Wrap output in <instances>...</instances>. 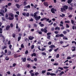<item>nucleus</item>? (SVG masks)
Returning <instances> with one entry per match:
<instances>
[{"mask_svg":"<svg viewBox=\"0 0 76 76\" xmlns=\"http://www.w3.org/2000/svg\"><path fill=\"white\" fill-rule=\"evenodd\" d=\"M33 39H34V37H32L31 36H30V37H28V39L31 41Z\"/></svg>","mask_w":76,"mask_h":76,"instance_id":"1a4fd4ad","label":"nucleus"},{"mask_svg":"<svg viewBox=\"0 0 76 76\" xmlns=\"http://www.w3.org/2000/svg\"><path fill=\"white\" fill-rule=\"evenodd\" d=\"M9 16L11 17H9L8 19H9V20H13V19H14L15 16H14L13 14L12 13H10L9 14Z\"/></svg>","mask_w":76,"mask_h":76,"instance_id":"f03ea898","label":"nucleus"},{"mask_svg":"<svg viewBox=\"0 0 76 76\" xmlns=\"http://www.w3.org/2000/svg\"><path fill=\"white\" fill-rule=\"evenodd\" d=\"M47 75L48 76H49V75H50L51 76H56V74H54L53 73H50V72H48L47 73Z\"/></svg>","mask_w":76,"mask_h":76,"instance_id":"7ed1b4c3","label":"nucleus"},{"mask_svg":"<svg viewBox=\"0 0 76 76\" xmlns=\"http://www.w3.org/2000/svg\"><path fill=\"white\" fill-rule=\"evenodd\" d=\"M12 45H9V47L10 48V49H11L12 48Z\"/></svg>","mask_w":76,"mask_h":76,"instance_id":"052dcab7","label":"nucleus"},{"mask_svg":"<svg viewBox=\"0 0 76 76\" xmlns=\"http://www.w3.org/2000/svg\"><path fill=\"white\" fill-rule=\"evenodd\" d=\"M62 15H60V17H61L62 18H63V17H64V16H65V15L64 14H62Z\"/></svg>","mask_w":76,"mask_h":76,"instance_id":"4be33fe9","label":"nucleus"},{"mask_svg":"<svg viewBox=\"0 0 76 76\" xmlns=\"http://www.w3.org/2000/svg\"><path fill=\"white\" fill-rule=\"evenodd\" d=\"M59 36L60 37H64V35H63V34H59Z\"/></svg>","mask_w":76,"mask_h":76,"instance_id":"cd10ccee","label":"nucleus"},{"mask_svg":"<svg viewBox=\"0 0 76 76\" xmlns=\"http://www.w3.org/2000/svg\"><path fill=\"white\" fill-rule=\"evenodd\" d=\"M43 4L45 7H48V3L47 2H44Z\"/></svg>","mask_w":76,"mask_h":76,"instance_id":"6e6552de","label":"nucleus"},{"mask_svg":"<svg viewBox=\"0 0 76 76\" xmlns=\"http://www.w3.org/2000/svg\"><path fill=\"white\" fill-rule=\"evenodd\" d=\"M10 26L11 27V28H13V23H11L10 24Z\"/></svg>","mask_w":76,"mask_h":76,"instance_id":"72a5a7b5","label":"nucleus"},{"mask_svg":"<svg viewBox=\"0 0 76 76\" xmlns=\"http://www.w3.org/2000/svg\"><path fill=\"white\" fill-rule=\"evenodd\" d=\"M41 50L42 51H45V48H42L41 49Z\"/></svg>","mask_w":76,"mask_h":76,"instance_id":"c9c22d12","label":"nucleus"},{"mask_svg":"<svg viewBox=\"0 0 76 76\" xmlns=\"http://www.w3.org/2000/svg\"><path fill=\"white\" fill-rule=\"evenodd\" d=\"M34 45H32L31 46V49H34Z\"/></svg>","mask_w":76,"mask_h":76,"instance_id":"de8ad7c7","label":"nucleus"},{"mask_svg":"<svg viewBox=\"0 0 76 76\" xmlns=\"http://www.w3.org/2000/svg\"><path fill=\"white\" fill-rule=\"evenodd\" d=\"M16 65V64L15 63H14L13 64L12 67H15V66Z\"/></svg>","mask_w":76,"mask_h":76,"instance_id":"bf43d9fd","label":"nucleus"},{"mask_svg":"<svg viewBox=\"0 0 76 76\" xmlns=\"http://www.w3.org/2000/svg\"><path fill=\"white\" fill-rule=\"evenodd\" d=\"M0 12H1V13H4V10H1Z\"/></svg>","mask_w":76,"mask_h":76,"instance_id":"c756f323","label":"nucleus"},{"mask_svg":"<svg viewBox=\"0 0 76 76\" xmlns=\"http://www.w3.org/2000/svg\"><path fill=\"white\" fill-rule=\"evenodd\" d=\"M58 48L56 49H55L54 50V51L55 52H57V51H58Z\"/></svg>","mask_w":76,"mask_h":76,"instance_id":"ea45409f","label":"nucleus"},{"mask_svg":"<svg viewBox=\"0 0 76 76\" xmlns=\"http://www.w3.org/2000/svg\"><path fill=\"white\" fill-rule=\"evenodd\" d=\"M47 19V18H42L40 19V21L41 22L43 21V20H46Z\"/></svg>","mask_w":76,"mask_h":76,"instance_id":"4468645a","label":"nucleus"},{"mask_svg":"<svg viewBox=\"0 0 76 76\" xmlns=\"http://www.w3.org/2000/svg\"><path fill=\"white\" fill-rule=\"evenodd\" d=\"M61 29L62 30L64 29V26H62L61 27Z\"/></svg>","mask_w":76,"mask_h":76,"instance_id":"338daca9","label":"nucleus"},{"mask_svg":"<svg viewBox=\"0 0 76 76\" xmlns=\"http://www.w3.org/2000/svg\"><path fill=\"white\" fill-rule=\"evenodd\" d=\"M27 4V3H26V1H24L23 2V5L24 6H26Z\"/></svg>","mask_w":76,"mask_h":76,"instance_id":"393cba45","label":"nucleus"},{"mask_svg":"<svg viewBox=\"0 0 76 76\" xmlns=\"http://www.w3.org/2000/svg\"><path fill=\"white\" fill-rule=\"evenodd\" d=\"M11 53H12V52H11V51L9 50L8 51L7 55H8V56H10Z\"/></svg>","mask_w":76,"mask_h":76,"instance_id":"f3484780","label":"nucleus"},{"mask_svg":"<svg viewBox=\"0 0 76 76\" xmlns=\"http://www.w3.org/2000/svg\"><path fill=\"white\" fill-rule=\"evenodd\" d=\"M66 28H69V25H68L67 24H66Z\"/></svg>","mask_w":76,"mask_h":76,"instance_id":"8fccbe9b","label":"nucleus"},{"mask_svg":"<svg viewBox=\"0 0 76 76\" xmlns=\"http://www.w3.org/2000/svg\"><path fill=\"white\" fill-rule=\"evenodd\" d=\"M38 48L40 51H41V49L40 48V46H38Z\"/></svg>","mask_w":76,"mask_h":76,"instance_id":"69168bd1","label":"nucleus"},{"mask_svg":"<svg viewBox=\"0 0 76 76\" xmlns=\"http://www.w3.org/2000/svg\"><path fill=\"white\" fill-rule=\"evenodd\" d=\"M59 57H60L59 54H58L56 55V58H59Z\"/></svg>","mask_w":76,"mask_h":76,"instance_id":"a19ab883","label":"nucleus"},{"mask_svg":"<svg viewBox=\"0 0 76 76\" xmlns=\"http://www.w3.org/2000/svg\"><path fill=\"white\" fill-rule=\"evenodd\" d=\"M69 10H73V7H70L69 8Z\"/></svg>","mask_w":76,"mask_h":76,"instance_id":"774afa93","label":"nucleus"},{"mask_svg":"<svg viewBox=\"0 0 76 76\" xmlns=\"http://www.w3.org/2000/svg\"><path fill=\"white\" fill-rule=\"evenodd\" d=\"M14 58H17V57H18V54H15L14 55Z\"/></svg>","mask_w":76,"mask_h":76,"instance_id":"a211bd4d","label":"nucleus"},{"mask_svg":"<svg viewBox=\"0 0 76 76\" xmlns=\"http://www.w3.org/2000/svg\"><path fill=\"white\" fill-rule=\"evenodd\" d=\"M71 22L72 24H74V23H75V21H74V20H71Z\"/></svg>","mask_w":76,"mask_h":76,"instance_id":"7c9ffc66","label":"nucleus"},{"mask_svg":"<svg viewBox=\"0 0 76 76\" xmlns=\"http://www.w3.org/2000/svg\"><path fill=\"white\" fill-rule=\"evenodd\" d=\"M35 76H37L38 75H39V73L38 72H36L35 73Z\"/></svg>","mask_w":76,"mask_h":76,"instance_id":"5fc2aeb1","label":"nucleus"},{"mask_svg":"<svg viewBox=\"0 0 76 76\" xmlns=\"http://www.w3.org/2000/svg\"><path fill=\"white\" fill-rule=\"evenodd\" d=\"M64 72L63 71H62L61 73L59 74V76H62L63 74H64Z\"/></svg>","mask_w":76,"mask_h":76,"instance_id":"dca6fc26","label":"nucleus"},{"mask_svg":"<svg viewBox=\"0 0 76 76\" xmlns=\"http://www.w3.org/2000/svg\"><path fill=\"white\" fill-rule=\"evenodd\" d=\"M63 8H64V11H66V10H67L68 9V6L65 5L63 7Z\"/></svg>","mask_w":76,"mask_h":76,"instance_id":"423d86ee","label":"nucleus"},{"mask_svg":"<svg viewBox=\"0 0 76 76\" xmlns=\"http://www.w3.org/2000/svg\"><path fill=\"white\" fill-rule=\"evenodd\" d=\"M65 23H70V21L69 20H67V21H65Z\"/></svg>","mask_w":76,"mask_h":76,"instance_id":"e433bc0d","label":"nucleus"},{"mask_svg":"<svg viewBox=\"0 0 76 76\" xmlns=\"http://www.w3.org/2000/svg\"><path fill=\"white\" fill-rule=\"evenodd\" d=\"M21 39V37H19L18 38V41H19L20 39Z\"/></svg>","mask_w":76,"mask_h":76,"instance_id":"c85d7f7f","label":"nucleus"},{"mask_svg":"<svg viewBox=\"0 0 76 76\" xmlns=\"http://www.w3.org/2000/svg\"><path fill=\"white\" fill-rule=\"evenodd\" d=\"M12 35L13 38H15V37H16V34H15L14 33L12 34Z\"/></svg>","mask_w":76,"mask_h":76,"instance_id":"bb28decb","label":"nucleus"},{"mask_svg":"<svg viewBox=\"0 0 76 76\" xmlns=\"http://www.w3.org/2000/svg\"><path fill=\"white\" fill-rule=\"evenodd\" d=\"M67 59H68V60H70V59H71V57H67Z\"/></svg>","mask_w":76,"mask_h":76,"instance_id":"0e129e2a","label":"nucleus"},{"mask_svg":"<svg viewBox=\"0 0 76 76\" xmlns=\"http://www.w3.org/2000/svg\"><path fill=\"white\" fill-rule=\"evenodd\" d=\"M22 15H23V16H26V13L25 12H24L23 13H22Z\"/></svg>","mask_w":76,"mask_h":76,"instance_id":"864d4df0","label":"nucleus"},{"mask_svg":"<svg viewBox=\"0 0 76 76\" xmlns=\"http://www.w3.org/2000/svg\"><path fill=\"white\" fill-rule=\"evenodd\" d=\"M0 15H1L2 16H4V14H3V13L1 12H0Z\"/></svg>","mask_w":76,"mask_h":76,"instance_id":"680f3d73","label":"nucleus"},{"mask_svg":"<svg viewBox=\"0 0 76 76\" xmlns=\"http://www.w3.org/2000/svg\"><path fill=\"white\" fill-rule=\"evenodd\" d=\"M41 31L42 32H44L46 34L47 33V30L45 28H44V29H43V28H41Z\"/></svg>","mask_w":76,"mask_h":76,"instance_id":"20e7f679","label":"nucleus"},{"mask_svg":"<svg viewBox=\"0 0 76 76\" xmlns=\"http://www.w3.org/2000/svg\"><path fill=\"white\" fill-rule=\"evenodd\" d=\"M21 59L23 60L22 61L23 62H25V61H26V58H23V57H22L21 58Z\"/></svg>","mask_w":76,"mask_h":76,"instance_id":"9d476101","label":"nucleus"},{"mask_svg":"<svg viewBox=\"0 0 76 76\" xmlns=\"http://www.w3.org/2000/svg\"><path fill=\"white\" fill-rule=\"evenodd\" d=\"M26 17H29V12L27 13L26 15Z\"/></svg>","mask_w":76,"mask_h":76,"instance_id":"412c9836","label":"nucleus"},{"mask_svg":"<svg viewBox=\"0 0 76 76\" xmlns=\"http://www.w3.org/2000/svg\"><path fill=\"white\" fill-rule=\"evenodd\" d=\"M69 67H68V66H64L63 67V68H64V69H66V70L67 69H68V68H69Z\"/></svg>","mask_w":76,"mask_h":76,"instance_id":"473e14b6","label":"nucleus"},{"mask_svg":"<svg viewBox=\"0 0 76 76\" xmlns=\"http://www.w3.org/2000/svg\"><path fill=\"white\" fill-rule=\"evenodd\" d=\"M50 37H51V36L50 35H48L47 37V39H50Z\"/></svg>","mask_w":76,"mask_h":76,"instance_id":"aec40b11","label":"nucleus"},{"mask_svg":"<svg viewBox=\"0 0 76 76\" xmlns=\"http://www.w3.org/2000/svg\"><path fill=\"white\" fill-rule=\"evenodd\" d=\"M45 72H46V70H43L42 72V74H44Z\"/></svg>","mask_w":76,"mask_h":76,"instance_id":"5701e85b","label":"nucleus"},{"mask_svg":"<svg viewBox=\"0 0 76 76\" xmlns=\"http://www.w3.org/2000/svg\"><path fill=\"white\" fill-rule=\"evenodd\" d=\"M63 33L64 34H67V31H63Z\"/></svg>","mask_w":76,"mask_h":76,"instance_id":"a878e982","label":"nucleus"},{"mask_svg":"<svg viewBox=\"0 0 76 76\" xmlns=\"http://www.w3.org/2000/svg\"><path fill=\"white\" fill-rule=\"evenodd\" d=\"M42 55H44V56H46V53L45 52H43L42 53Z\"/></svg>","mask_w":76,"mask_h":76,"instance_id":"f704fd0d","label":"nucleus"},{"mask_svg":"<svg viewBox=\"0 0 76 76\" xmlns=\"http://www.w3.org/2000/svg\"><path fill=\"white\" fill-rule=\"evenodd\" d=\"M72 1L73 0H68L67 3L68 4H70Z\"/></svg>","mask_w":76,"mask_h":76,"instance_id":"ddd939ff","label":"nucleus"},{"mask_svg":"<svg viewBox=\"0 0 76 76\" xmlns=\"http://www.w3.org/2000/svg\"><path fill=\"white\" fill-rule=\"evenodd\" d=\"M10 26L9 25H7L6 28V30L9 31V30H10Z\"/></svg>","mask_w":76,"mask_h":76,"instance_id":"0eeeda50","label":"nucleus"},{"mask_svg":"<svg viewBox=\"0 0 76 76\" xmlns=\"http://www.w3.org/2000/svg\"><path fill=\"white\" fill-rule=\"evenodd\" d=\"M12 5V3H9L8 4V6H11Z\"/></svg>","mask_w":76,"mask_h":76,"instance_id":"603ef678","label":"nucleus"},{"mask_svg":"<svg viewBox=\"0 0 76 76\" xmlns=\"http://www.w3.org/2000/svg\"><path fill=\"white\" fill-rule=\"evenodd\" d=\"M40 26L41 27H43V26H44V25L43 24H41L40 25Z\"/></svg>","mask_w":76,"mask_h":76,"instance_id":"09e8293b","label":"nucleus"},{"mask_svg":"<svg viewBox=\"0 0 76 76\" xmlns=\"http://www.w3.org/2000/svg\"><path fill=\"white\" fill-rule=\"evenodd\" d=\"M31 76H35V74L34 73H31Z\"/></svg>","mask_w":76,"mask_h":76,"instance_id":"e2e57ef3","label":"nucleus"},{"mask_svg":"<svg viewBox=\"0 0 76 76\" xmlns=\"http://www.w3.org/2000/svg\"><path fill=\"white\" fill-rule=\"evenodd\" d=\"M36 53H33V54H31V57H33V56H34V57H35L36 56Z\"/></svg>","mask_w":76,"mask_h":76,"instance_id":"6ab92c4d","label":"nucleus"},{"mask_svg":"<svg viewBox=\"0 0 76 76\" xmlns=\"http://www.w3.org/2000/svg\"><path fill=\"white\" fill-rule=\"evenodd\" d=\"M14 1L16 3H18L19 1V0H14Z\"/></svg>","mask_w":76,"mask_h":76,"instance_id":"3c124183","label":"nucleus"},{"mask_svg":"<svg viewBox=\"0 0 76 76\" xmlns=\"http://www.w3.org/2000/svg\"><path fill=\"white\" fill-rule=\"evenodd\" d=\"M38 14V12H35L34 14V17L35 19L36 20V21H38L39 19H41V16H37V14Z\"/></svg>","mask_w":76,"mask_h":76,"instance_id":"f257e3e1","label":"nucleus"},{"mask_svg":"<svg viewBox=\"0 0 76 76\" xmlns=\"http://www.w3.org/2000/svg\"><path fill=\"white\" fill-rule=\"evenodd\" d=\"M16 6H17V8H18V9H20V5H19V4H16Z\"/></svg>","mask_w":76,"mask_h":76,"instance_id":"2eb2a0df","label":"nucleus"},{"mask_svg":"<svg viewBox=\"0 0 76 76\" xmlns=\"http://www.w3.org/2000/svg\"><path fill=\"white\" fill-rule=\"evenodd\" d=\"M34 72V71L31 70L29 71V73H30V74H31V73H32V72Z\"/></svg>","mask_w":76,"mask_h":76,"instance_id":"c03bdc74","label":"nucleus"},{"mask_svg":"<svg viewBox=\"0 0 76 76\" xmlns=\"http://www.w3.org/2000/svg\"><path fill=\"white\" fill-rule=\"evenodd\" d=\"M56 46L54 45H51L50 46H49V48L53 49V48H55Z\"/></svg>","mask_w":76,"mask_h":76,"instance_id":"9b49d317","label":"nucleus"},{"mask_svg":"<svg viewBox=\"0 0 76 76\" xmlns=\"http://www.w3.org/2000/svg\"><path fill=\"white\" fill-rule=\"evenodd\" d=\"M58 69H60L61 70H63V68L60 67H58Z\"/></svg>","mask_w":76,"mask_h":76,"instance_id":"2f4dec72","label":"nucleus"},{"mask_svg":"<svg viewBox=\"0 0 76 76\" xmlns=\"http://www.w3.org/2000/svg\"><path fill=\"white\" fill-rule=\"evenodd\" d=\"M58 64L57 63H55L53 64V65H54V66H58Z\"/></svg>","mask_w":76,"mask_h":76,"instance_id":"4c0bfd02","label":"nucleus"},{"mask_svg":"<svg viewBox=\"0 0 76 76\" xmlns=\"http://www.w3.org/2000/svg\"><path fill=\"white\" fill-rule=\"evenodd\" d=\"M29 52H28V50H27L26 51V52H25V54H28V53Z\"/></svg>","mask_w":76,"mask_h":76,"instance_id":"58836bf2","label":"nucleus"},{"mask_svg":"<svg viewBox=\"0 0 76 76\" xmlns=\"http://www.w3.org/2000/svg\"><path fill=\"white\" fill-rule=\"evenodd\" d=\"M51 11L52 13H53V14H54L55 13V12H56L57 10L56 9H54V8H53L51 9Z\"/></svg>","mask_w":76,"mask_h":76,"instance_id":"39448f33","label":"nucleus"},{"mask_svg":"<svg viewBox=\"0 0 76 76\" xmlns=\"http://www.w3.org/2000/svg\"><path fill=\"white\" fill-rule=\"evenodd\" d=\"M72 48H74V49L72 50V51H75L76 50V47L75 46H73L72 47Z\"/></svg>","mask_w":76,"mask_h":76,"instance_id":"f8f14e48","label":"nucleus"},{"mask_svg":"<svg viewBox=\"0 0 76 76\" xmlns=\"http://www.w3.org/2000/svg\"><path fill=\"white\" fill-rule=\"evenodd\" d=\"M61 11L62 12H64V8H61Z\"/></svg>","mask_w":76,"mask_h":76,"instance_id":"b1692460","label":"nucleus"},{"mask_svg":"<svg viewBox=\"0 0 76 76\" xmlns=\"http://www.w3.org/2000/svg\"><path fill=\"white\" fill-rule=\"evenodd\" d=\"M7 56H6L5 58V59L6 60H9V58H7Z\"/></svg>","mask_w":76,"mask_h":76,"instance_id":"49530a36","label":"nucleus"},{"mask_svg":"<svg viewBox=\"0 0 76 76\" xmlns=\"http://www.w3.org/2000/svg\"><path fill=\"white\" fill-rule=\"evenodd\" d=\"M60 37V34H56V37Z\"/></svg>","mask_w":76,"mask_h":76,"instance_id":"4d7b16f0","label":"nucleus"},{"mask_svg":"<svg viewBox=\"0 0 76 76\" xmlns=\"http://www.w3.org/2000/svg\"><path fill=\"white\" fill-rule=\"evenodd\" d=\"M21 48H24V45H23V44H22L21 45Z\"/></svg>","mask_w":76,"mask_h":76,"instance_id":"a18cd8bd","label":"nucleus"},{"mask_svg":"<svg viewBox=\"0 0 76 76\" xmlns=\"http://www.w3.org/2000/svg\"><path fill=\"white\" fill-rule=\"evenodd\" d=\"M51 33L48 32L47 33V35H51Z\"/></svg>","mask_w":76,"mask_h":76,"instance_id":"13d9d810","label":"nucleus"},{"mask_svg":"<svg viewBox=\"0 0 76 76\" xmlns=\"http://www.w3.org/2000/svg\"><path fill=\"white\" fill-rule=\"evenodd\" d=\"M7 48V47L4 46L3 48H2V50H4V49H6Z\"/></svg>","mask_w":76,"mask_h":76,"instance_id":"79ce46f5","label":"nucleus"},{"mask_svg":"<svg viewBox=\"0 0 76 76\" xmlns=\"http://www.w3.org/2000/svg\"><path fill=\"white\" fill-rule=\"evenodd\" d=\"M27 61H31V59L30 58H27Z\"/></svg>","mask_w":76,"mask_h":76,"instance_id":"37998d69","label":"nucleus"},{"mask_svg":"<svg viewBox=\"0 0 76 76\" xmlns=\"http://www.w3.org/2000/svg\"><path fill=\"white\" fill-rule=\"evenodd\" d=\"M54 33L55 34H58V32L57 31H55Z\"/></svg>","mask_w":76,"mask_h":76,"instance_id":"6e6d98bb","label":"nucleus"}]
</instances>
